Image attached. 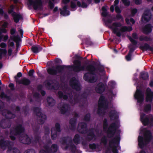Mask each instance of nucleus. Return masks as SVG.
<instances>
[{
    "instance_id": "1",
    "label": "nucleus",
    "mask_w": 153,
    "mask_h": 153,
    "mask_svg": "<svg viewBox=\"0 0 153 153\" xmlns=\"http://www.w3.org/2000/svg\"><path fill=\"white\" fill-rule=\"evenodd\" d=\"M143 133H144V138L140 136H139L138 138V145L141 148H143L149 141L151 138L150 132L145 129L141 128L140 134Z\"/></svg>"
},
{
    "instance_id": "2",
    "label": "nucleus",
    "mask_w": 153,
    "mask_h": 153,
    "mask_svg": "<svg viewBox=\"0 0 153 153\" xmlns=\"http://www.w3.org/2000/svg\"><path fill=\"white\" fill-rule=\"evenodd\" d=\"M117 127L114 125L113 126H111L110 128L109 129H111L113 130L111 132V133H114V134H117V137L115 139V140L114 142L113 143H111L110 144V148L109 151H111L113 153H117V152L116 149L117 146H116L118 144H116V143L119 142L120 140V137L119 134L120 133V130H116Z\"/></svg>"
},
{
    "instance_id": "3",
    "label": "nucleus",
    "mask_w": 153,
    "mask_h": 153,
    "mask_svg": "<svg viewBox=\"0 0 153 153\" xmlns=\"http://www.w3.org/2000/svg\"><path fill=\"white\" fill-rule=\"evenodd\" d=\"M110 28L118 36H120V32L122 33L125 31H130L132 30L131 27H121L120 24L119 23H114Z\"/></svg>"
},
{
    "instance_id": "4",
    "label": "nucleus",
    "mask_w": 153,
    "mask_h": 153,
    "mask_svg": "<svg viewBox=\"0 0 153 153\" xmlns=\"http://www.w3.org/2000/svg\"><path fill=\"white\" fill-rule=\"evenodd\" d=\"M28 4L29 6H32L35 9L41 8L42 5L41 0H28Z\"/></svg>"
},
{
    "instance_id": "5",
    "label": "nucleus",
    "mask_w": 153,
    "mask_h": 153,
    "mask_svg": "<svg viewBox=\"0 0 153 153\" xmlns=\"http://www.w3.org/2000/svg\"><path fill=\"white\" fill-rule=\"evenodd\" d=\"M141 121L144 125H146L153 122V119L152 116L149 117L145 116L144 114H141L140 116Z\"/></svg>"
},
{
    "instance_id": "6",
    "label": "nucleus",
    "mask_w": 153,
    "mask_h": 153,
    "mask_svg": "<svg viewBox=\"0 0 153 153\" xmlns=\"http://www.w3.org/2000/svg\"><path fill=\"white\" fill-rule=\"evenodd\" d=\"M13 6L12 5L10 6L9 10L8 12L12 14L13 15L14 21L16 22H17L20 19L22 18V16L21 15L19 14H17L16 13L14 12L13 10Z\"/></svg>"
},
{
    "instance_id": "7",
    "label": "nucleus",
    "mask_w": 153,
    "mask_h": 153,
    "mask_svg": "<svg viewBox=\"0 0 153 153\" xmlns=\"http://www.w3.org/2000/svg\"><path fill=\"white\" fill-rule=\"evenodd\" d=\"M143 94L137 89L134 94V97L137 100L138 102L140 103L143 100Z\"/></svg>"
},
{
    "instance_id": "8",
    "label": "nucleus",
    "mask_w": 153,
    "mask_h": 153,
    "mask_svg": "<svg viewBox=\"0 0 153 153\" xmlns=\"http://www.w3.org/2000/svg\"><path fill=\"white\" fill-rule=\"evenodd\" d=\"M1 27L0 29V42L1 41V39L3 37V36L1 34V33H6V30L4 28L6 27L7 26V23L6 22H1Z\"/></svg>"
},
{
    "instance_id": "9",
    "label": "nucleus",
    "mask_w": 153,
    "mask_h": 153,
    "mask_svg": "<svg viewBox=\"0 0 153 153\" xmlns=\"http://www.w3.org/2000/svg\"><path fill=\"white\" fill-rule=\"evenodd\" d=\"M107 105V104L104 100V97L103 96L100 97L98 102L99 107L100 108L101 107L105 108Z\"/></svg>"
},
{
    "instance_id": "10",
    "label": "nucleus",
    "mask_w": 153,
    "mask_h": 153,
    "mask_svg": "<svg viewBox=\"0 0 153 153\" xmlns=\"http://www.w3.org/2000/svg\"><path fill=\"white\" fill-rule=\"evenodd\" d=\"M75 67L74 68V70L78 71L81 70H84V68L80 66V62L78 61H75L74 62Z\"/></svg>"
},
{
    "instance_id": "11",
    "label": "nucleus",
    "mask_w": 153,
    "mask_h": 153,
    "mask_svg": "<svg viewBox=\"0 0 153 153\" xmlns=\"http://www.w3.org/2000/svg\"><path fill=\"white\" fill-rule=\"evenodd\" d=\"M153 98V92L151 91L149 88H148L146 91V100L151 101Z\"/></svg>"
},
{
    "instance_id": "12",
    "label": "nucleus",
    "mask_w": 153,
    "mask_h": 153,
    "mask_svg": "<svg viewBox=\"0 0 153 153\" xmlns=\"http://www.w3.org/2000/svg\"><path fill=\"white\" fill-rule=\"evenodd\" d=\"M105 86L102 83H99L96 88V92L99 93H101L103 92L105 90Z\"/></svg>"
},
{
    "instance_id": "13",
    "label": "nucleus",
    "mask_w": 153,
    "mask_h": 153,
    "mask_svg": "<svg viewBox=\"0 0 153 153\" xmlns=\"http://www.w3.org/2000/svg\"><path fill=\"white\" fill-rule=\"evenodd\" d=\"M151 14L149 12V11H147L145 12L144 14H143L142 17V20L148 21L151 18Z\"/></svg>"
},
{
    "instance_id": "14",
    "label": "nucleus",
    "mask_w": 153,
    "mask_h": 153,
    "mask_svg": "<svg viewBox=\"0 0 153 153\" xmlns=\"http://www.w3.org/2000/svg\"><path fill=\"white\" fill-rule=\"evenodd\" d=\"M152 30V26L150 25H146L143 29V31L145 33H148Z\"/></svg>"
},
{
    "instance_id": "15",
    "label": "nucleus",
    "mask_w": 153,
    "mask_h": 153,
    "mask_svg": "<svg viewBox=\"0 0 153 153\" xmlns=\"http://www.w3.org/2000/svg\"><path fill=\"white\" fill-rule=\"evenodd\" d=\"M37 115L39 117V119L40 120V123L41 124H42L44 123V121L46 119V116L45 115L42 114L40 113H38L37 114Z\"/></svg>"
},
{
    "instance_id": "16",
    "label": "nucleus",
    "mask_w": 153,
    "mask_h": 153,
    "mask_svg": "<svg viewBox=\"0 0 153 153\" xmlns=\"http://www.w3.org/2000/svg\"><path fill=\"white\" fill-rule=\"evenodd\" d=\"M88 74H85L84 78V79L86 81H87L91 82H95L96 80V79L94 77H92V79H89L88 77Z\"/></svg>"
},
{
    "instance_id": "17",
    "label": "nucleus",
    "mask_w": 153,
    "mask_h": 153,
    "mask_svg": "<svg viewBox=\"0 0 153 153\" xmlns=\"http://www.w3.org/2000/svg\"><path fill=\"white\" fill-rule=\"evenodd\" d=\"M48 73L50 74H55L59 72V68H50L48 70Z\"/></svg>"
},
{
    "instance_id": "18",
    "label": "nucleus",
    "mask_w": 153,
    "mask_h": 153,
    "mask_svg": "<svg viewBox=\"0 0 153 153\" xmlns=\"http://www.w3.org/2000/svg\"><path fill=\"white\" fill-rule=\"evenodd\" d=\"M42 50V48L39 46H34L32 48V51L34 53H37Z\"/></svg>"
},
{
    "instance_id": "19",
    "label": "nucleus",
    "mask_w": 153,
    "mask_h": 153,
    "mask_svg": "<svg viewBox=\"0 0 153 153\" xmlns=\"http://www.w3.org/2000/svg\"><path fill=\"white\" fill-rule=\"evenodd\" d=\"M23 128L21 126H19L17 127L16 129V132L15 133V134L16 135L19 133H21L24 131Z\"/></svg>"
},
{
    "instance_id": "20",
    "label": "nucleus",
    "mask_w": 153,
    "mask_h": 153,
    "mask_svg": "<svg viewBox=\"0 0 153 153\" xmlns=\"http://www.w3.org/2000/svg\"><path fill=\"white\" fill-rule=\"evenodd\" d=\"M19 83L25 85H28L30 84V81L27 79L24 78L22 79Z\"/></svg>"
},
{
    "instance_id": "21",
    "label": "nucleus",
    "mask_w": 153,
    "mask_h": 153,
    "mask_svg": "<svg viewBox=\"0 0 153 153\" xmlns=\"http://www.w3.org/2000/svg\"><path fill=\"white\" fill-rule=\"evenodd\" d=\"M108 9V7L106 6L102 7V16H105L107 15L106 11Z\"/></svg>"
},
{
    "instance_id": "22",
    "label": "nucleus",
    "mask_w": 153,
    "mask_h": 153,
    "mask_svg": "<svg viewBox=\"0 0 153 153\" xmlns=\"http://www.w3.org/2000/svg\"><path fill=\"white\" fill-rule=\"evenodd\" d=\"M66 8L64 7L63 10L61 11V14L64 16H67L69 15L70 13L69 11L65 10Z\"/></svg>"
},
{
    "instance_id": "23",
    "label": "nucleus",
    "mask_w": 153,
    "mask_h": 153,
    "mask_svg": "<svg viewBox=\"0 0 153 153\" xmlns=\"http://www.w3.org/2000/svg\"><path fill=\"white\" fill-rule=\"evenodd\" d=\"M114 6L115 7V10L117 13H120L121 11L119 8L116 6V5L118 4L119 0H115L114 1Z\"/></svg>"
},
{
    "instance_id": "24",
    "label": "nucleus",
    "mask_w": 153,
    "mask_h": 153,
    "mask_svg": "<svg viewBox=\"0 0 153 153\" xmlns=\"http://www.w3.org/2000/svg\"><path fill=\"white\" fill-rule=\"evenodd\" d=\"M48 102L50 106H53L54 105L55 101L52 98H49L48 99Z\"/></svg>"
},
{
    "instance_id": "25",
    "label": "nucleus",
    "mask_w": 153,
    "mask_h": 153,
    "mask_svg": "<svg viewBox=\"0 0 153 153\" xmlns=\"http://www.w3.org/2000/svg\"><path fill=\"white\" fill-rule=\"evenodd\" d=\"M141 76L142 78L144 80L147 79L149 77L148 73L146 72L141 73Z\"/></svg>"
},
{
    "instance_id": "26",
    "label": "nucleus",
    "mask_w": 153,
    "mask_h": 153,
    "mask_svg": "<svg viewBox=\"0 0 153 153\" xmlns=\"http://www.w3.org/2000/svg\"><path fill=\"white\" fill-rule=\"evenodd\" d=\"M25 141H23L22 143L25 144H29L30 142V139L27 136H25L24 138Z\"/></svg>"
},
{
    "instance_id": "27",
    "label": "nucleus",
    "mask_w": 153,
    "mask_h": 153,
    "mask_svg": "<svg viewBox=\"0 0 153 153\" xmlns=\"http://www.w3.org/2000/svg\"><path fill=\"white\" fill-rule=\"evenodd\" d=\"M126 21L128 24H133L134 23V21L132 18H130L129 19V18H127L126 19Z\"/></svg>"
},
{
    "instance_id": "28",
    "label": "nucleus",
    "mask_w": 153,
    "mask_h": 153,
    "mask_svg": "<svg viewBox=\"0 0 153 153\" xmlns=\"http://www.w3.org/2000/svg\"><path fill=\"white\" fill-rule=\"evenodd\" d=\"M7 53V51L5 49H0V58L2 56H5Z\"/></svg>"
},
{
    "instance_id": "29",
    "label": "nucleus",
    "mask_w": 153,
    "mask_h": 153,
    "mask_svg": "<svg viewBox=\"0 0 153 153\" xmlns=\"http://www.w3.org/2000/svg\"><path fill=\"white\" fill-rule=\"evenodd\" d=\"M7 142L3 140L1 141L0 142V146L3 149H4V147H6Z\"/></svg>"
},
{
    "instance_id": "30",
    "label": "nucleus",
    "mask_w": 153,
    "mask_h": 153,
    "mask_svg": "<svg viewBox=\"0 0 153 153\" xmlns=\"http://www.w3.org/2000/svg\"><path fill=\"white\" fill-rule=\"evenodd\" d=\"M79 137L78 135H76L75 136L74 138V141L76 144L78 143Z\"/></svg>"
},
{
    "instance_id": "31",
    "label": "nucleus",
    "mask_w": 153,
    "mask_h": 153,
    "mask_svg": "<svg viewBox=\"0 0 153 153\" xmlns=\"http://www.w3.org/2000/svg\"><path fill=\"white\" fill-rule=\"evenodd\" d=\"M73 88L77 90H79L80 88L79 85L77 83H76L72 85Z\"/></svg>"
},
{
    "instance_id": "32",
    "label": "nucleus",
    "mask_w": 153,
    "mask_h": 153,
    "mask_svg": "<svg viewBox=\"0 0 153 153\" xmlns=\"http://www.w3.org/2000/svg\"><path fill=\"white\" fill-rule=\"evenodd\" d=\"M151 109V107L150 105H148L146 106L144 108V111L146 112H148L150 111Z\"/></svg>"
},
{
    "instance_id": "33",
    "label": "nucleus",
    "mask_w": 153,
    "mask_h": 153,
    "mask_svg": "<svg viewBox=\"0 0 153 153\" xmlns=\"http://www.w3.org/2000/svg\"><path fill=\"white\" fill-rule=\"evenodd\" d=\"M55 131L54 130V128H53L52 130L51 131V137L53 139H54V138L56 136V134H54V133L55 132Z\"/></svg>"
},
{
    "instance_id": "34",
    "label": "nucleus",
    "mask_w": 153,
    "mask_h": 153,
    "mask_svg": "<svg viewBox=\"0 0 153 153\" xmlns=\"http://www.w3.org/2000/svg\"><path fill=\"white\" fill-rule=\"evenodd\" d=\"M77 5L79 6H81L83 8H86L87 7V5L84 2H82L81 5L80 3V2H78L77 3Z\"/></svg>"
},
{
    "instance_id": "35",
    "label": "nucleus",
    "mask_w": 153,
    "mask_h": 153,
    "mask_svg": "<svg viewBox=\"0 0 153 153\" xmlns=\"http://www.w3.org/2000/svg\"><path fill=\"white\" fill-rule=\"evenodd\" d=\"M57 149V146L56 145H53L51 147V150L53 152H56Z\"/></svg>"
},
{
    "instance_id": "36",
    "label": "nucleus",
    "mask_w": 153,
    "mask_h": 153,
    "mask_svg": "<svg viewBox=\"0 0 153 153\" xmlns=\"http://www.w3.org/2000/svg\"><path fill=\"white\" fill-rule=\"evenodd\" d=\"M94 67L91 66H89L87 68V70L89 71L90 72L94 71Z\"/></svg>"
},
{
    "instance_id": "37",
    "label": "nucleus",
    "mask_w": 153,
    "mask_h": 153,
    "mask_svg": "<svg viewBox=\"0 0 153 153\" xmlns=\"http://www.w3.org/2000/svg\"><path fill=\"white\" fill-rule=\"evenodd\" d=\"M131 55L130 52L126 56V58L127 61H129L131 60Z\"/></svg>"
},
{
    "instance_id": "38",
    "label": "nucleus",
    "mask_w": 153,
    "mask_h": 153,
    "mask_svg": "<svg viewBox=\"0 0 153 153\" xmlns=\"http://www.w3.org/2000/svg\"><path fill=\"white\" fill-rule=\"evenodd\" d=\"M123 3L125 5L128 6L130 4V2L127 0H122Z\"/></svg>"
},
{
    "instance_id": "39",
    "label": "nucleus",
    "mask_w": 153,
    "mask_h": 153,
    "mask_svg": "<svg viewBox=\"0 0 153 153\" xmlns=\"http://www.w3.org/2000/svg\"><path fill=\"white\" fill-rule=\"evenodd\" d=\"M58 94L59 96L61 98L63 97L64 99H66L67 98V97L65 96H63L62 93L61 92H59L58 93Z\"/></svg>"
},
{
    "instance_id": "40",
    "label": "nucleus",
    "mask_w": 153,
    "mask_h": 153,
    "mask_svg": "<svg viewBox=\"0 0 153 153\" xmlns=\"http://www.w3.org/2000/svg\"><path fill=\"white\" fill-rule=\"evenodd\" d=\"M0 46L2 48H4L6 47V44L4 43H1L0 44Z\"/></svg>"
},
{
    "instance_id": "41",
    "label": "nucleus",
    "mask_w": 153,
    "mask_h": 153,
    "mask_svg": "<svg viewBox=\"0 0 153 153\" xmlns=\"http://www.w3.org/2000/svg\"><path fill=\"white\" fill-rule=\"evenodd\" d=\"M56 131H60L59 130V125L58 123H56Z\"/></svg>"
},
{
    "instance_id": "42",
    "label": "nucleus",
    "mask_w": 153,
    "mask_h": 153,
    "mask_svg": "<svg viewBox=\"0 0 153 153\" xmlns=\"http://www.w3.org/2000/svg\"><path fill=\"white\" fill-rule=\"evenodd\" d=\"M34 71L33 70H31L30 71L29 73V75L30 76H33V75L34 73Z\"/></svg>"
},
{
    "instance_id": "43",
    "label": "nucleus",
    "mask_w": 153,
    "mask_h": 153,
    "mask_svg": "<svg viewBox=\"0 0 153 153\" xmlns=\"http://www.w3.org/2000/svg\"><path fill=\"white\" fill-rule=\"evenodd\" d=\"M129 39L131 42L133 43L134 44H135L136 43V42L133 39L131 38V37H130Z\"/></svg>"
},
{
    "instance_id": "44",
    "label": "nucleus",
    "mask_w": 153,
    "mask_h": 153,
    "mask_svg": "<svg viewBox=\"0 0 153 153\" xmlns=\"http://www.w3.org/2000/svg\"><path fill=\"white\" fill-rule=\"evenodd\" d=\"M135 2L136 4H138L141 3V0H135Z\"/></svg>"
},
{
    "instance_id": "45",
    "label": "nucleus",
    "mask_w": 153,
    "mask_h": 153,
    "mask_svg": "<svg viewBox=\"0 0 153 153\" xmlns=\"http://www.w3.org/2000/svg\"><path fill=\"white\" fill-rule=\"evenodd\" d=\"M16 31V30L14 28H12L11 29L10 33L11 34H13Z\"/></svg>"
},
{
    "instance_id": "46",
    "label": "nucleus",
    "mask_w": 153,
    "mask_h": 153,
    "mask_svg": "<svg viewBox=\"0 0 153 153\" xmlns=\"http://www.w3.org/2000/svg\"><path fill=\"white\" fill-rule=\"evenodd\" d=\"M137 12V10L136 9H133L132 10V13L134 15Z\"/></svg>"
},
{
    "instance_id": "47",
    "label": "nucleus",
    "mask_w": 153,
    "mask_h": 153,
    "mask_svg": "<svg viewBox=\"0 0 153 153\" xmlns=\"http://www.w3.org/2000/svg\"><path fill=\"white\" fill-rule=\"evenodd\" d=\"M8 37L7 35L4 36L3 37V41H6L8 39Z\"/></svg>"
},
{
    "instance_id": "48",
    "label": "nucleus",
    "mask_w": 153,
    "mask_h": 153,
    "mask_svg": "<svg viewBox=\"0 0 153 153\" xmlns=\"http://www.w3.org/2000/svg\"><path fill=\"white\" fill-rule=\"evenodd\" d=\"M8 45L11 46H14V43L13 42H8Z\"/></svg>"
},
{
    "instance_id": "49",
    "label": "nucleus",
    "mask_w": 153,
    "mask_h": 153,
    "mask_svg": "<svg viewBox=\"0 0 153 153\" xmlns=\"http://www.w3.org/2000/svg\"><path fill=\"white\" fill-rule=\"evenodd\" d=\"M76 5L75 4L72 3L71 4V7L73 8H74L76 7Z\"/></svg>"
},
{
    "instance_id": "50",
    "label": "nucleus",
    "mask_w": 153,
    "mask_h": 153,
    "mask_svg": "<svg viewBox=\"0 0 153 153\" xmlns=\"http://www.w3.org/2000/svg\"><path fill=\"white\" fill-rule=\"evenodd\" d=\"M115 84V82L113 81H111L109 83V84L111 86L113 85H114Z\"/></svg>"
},
{
    "instance_id": "51",
    "label": "nucleus",
    "mask_w": 153,
    "mask_h": 153,
    "mask_svg": "<svg viewBox=\"0 0 153 153\" xmlns=\"http://www.w3.org/2000/svg\"><path fill=\"white\" fill-rule=\"evenodd\" d=\"M17 77H20L22 76V74L20 72L18 73L17 74Z\"/></svg>"
},
{
    "instance_id": "52",
    "label": "nucleus",
    "mask_w": 153,
    "mask_h": 153,
    "mask_svg": "<svg viewBox=\"0 0 153 153\" xmlns=\"http://www.w3.org/2000/svg\"><path fill=\"white\" fill-rule=\"evenodd\" d=\"M5 95L4 94V93H2L0 95L1 97L2 98L5 97Z\"/></svg>"
},
{
    "instance_id": "53",
    "label": "nucleus",
    "mask_w": 153,
    "mask_h": 153,
    "mask_svg": "<svg viewBox=\"0 0 153 153\" xmlns=\"http://www.w3.org/2000/svg\"><path fill=\"white\" fill-rule=\"evenodd\" d=\"M25 153H35L32 150H29L27 152H26Z\"/></svg>"
},
{
    "instance_id": "54",
    "label": "nucleus",
    "mask_w": 153,
    "mask_h": 153,
    "mask_svg": "<svg viewBox=\"0 0 153 153\" xmlns=\"http://www.w3.org/2000/svg\"><path fill=\"white\" fill-rule=\"evenodd\" d=\"M12 52V51L10 49H9L8 51V54L9 55H11Z\"/></svg>"
},
{
    "instance_id": "55",
    "label": "nucleus",
    "mask_w": 153,
    "mask_h": 153,
    "mask_svg": "<svg viewBox=\"0 0 153 153\" xmlns=\"http://www.w3.org/2000/svg\"><path fill=\"white\" fill-rule=\"evenodd\" d=\"M132 37L134 39H136L137 38V36L136 33H134L132 35Z\"/></svg>"
},
{
    "instance_id": "56",
    "label": "nucleus",
    "mask_w": 153,
    "mask_h": 153,
    "mask_svg": "<svg viewBox=\"0 0 153 153\" xmlns=\"http://www.w3.org/2000/svg\"><path fill=\"white\" fill-rule=\"evenodd\" d=\"M110 10L112 12H113L114 10V7L113 6H111L110 7Z\"/></svg>"
},
{
    "instance_id": "57",
    "label": "nucleus",
    "mask_w": 153,
    "mask_h": 153,
    "mask_svg": "<svg viewBox=\"0 0 153 153\" xmlns=\"http://www.w3.org/2000/svg\"><path fill=\"white\" fill-rule=\"evenodd\" d=\"M69 1V0H63L62 2L64 3H66L68 2Z\"/></svg>"
},
{
    "instance_id": "58",
    "label": "nucleus",
    "mask_w": 153,
    "mask_h": 153,
    "mask_svg": "<svg viewBox=\"0 0 153 153\" xmlns=\"http://www.w3.org/2000/svg\"><path fill=\"white\" fill-rule=\"evenodd\" d=\"M12 115V114L11 113L8 112L7 114V115L8 116V115H9V117L10 118L12 117H11V116Z\"/></svg>"
},
{
    "instance_id": "59",
    "label": "nucleus",
    "mask_w": 153,
    "mask_h": 153,
    "mask_svg": "<svg viewBox=\"0 0 153 153\" xmlns=\"http://www.w3.org/2000/svg\"><path fill=\"white\" fill-rule=\"evenodd\" d=\"M66 144L65 143V144H63L62 146V147L63 148V149H67L68 148V147H66L65 148V147L64 146H65V145H66Z\"/></svg>"
},
{
    "instance_id": "60",
    "label": "nucleus",
    "mask_w": 153,
    "mask_h": 153,
    "mask_svg": "<svg viewBox=\"0 0 153 153\" xmlns=\"http://www.w3.org/2000/svg\"><path fill=\"white\" fill-rule=\"evenodd\" d=\"M19 31L20 32V33L21 35H22L23 34V31L22 30L20 29V30H19Z\"/></svg>"
},
{
    "instance_id": "61",
    "label": "nucleus",
    "mask_w": 153,
    "mask_h": 153,
    "mask_svg": "<svg viewBox=\"0 0 153 153\" xmlns=\"http://www.w3.org/2000/svg\"><path fill=\"white\" fill-rule=\"evenodd\" d=\"M106 139L105 137L103 138V140H102V143H105L106 141Z\"/></svg>"
},
{
    "instance_id": "62",
    "label": "nucleus",
    "mask_w": 153,
    "mask_h": 153,
    "mask_svg": "<svg viewBox=\"0 0 153 153\" xmlns=\"http://www.w3.org/2000/svg\"><path fill=\"white\" fill-rule=\"evenodd\" d=\"M3 13V11L2 9H0V14H2Z\"/></svg>"
},
{
    "instance_id": "63",
    "label": "nucleus",
    "mask_w": 153,
    "mask_h": 153,
    "mask_svg": "<svg viewBox=\"0 0 153 153\" xmlns=\"http://www.w3.org/2000/svg\"><path fill=\"white\" fill-rule=\"evenodd\" d=\"M150 86L152 87L153 86V82L152 81H151L150 83Z\"/></svg>"
},
{
    "instance_id": "64",
    "label": "nucleus",
    "mask_w": 153,
    "mask_h": 153,
    "mask_svg": "<svg viewBox=\"0 0 153 153\" xmlns=\"http://www.w3.org/2000/svg\"><path fill=\"white\" fill-rule=\"evenodd\" d=\"M9 87L12 88L13 87V84H10L9 85Z\"/></svg>"
}]
</instances>
